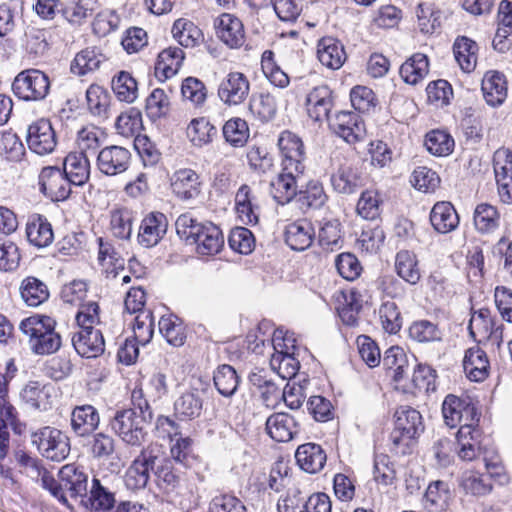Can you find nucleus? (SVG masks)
<instances>
[{
    "mask_svg": "<svg viewBox=\"0 0 512 512\" xmlns=\"http://www.w3.org/2000/svg\"><path fill=\"white\" fill-rule=\"evenodd\" d=\"M37 468L38 483L59 503L68 506L67 495L71 498L87 496L88 476L83 468L75 464H66L58 472L56 480L51 472L45 468Z\"/></svg>",
    "mask_w": 512,
    "mask_h": 512,
    "instance_id": "nucleus-1",
    "label": "nucleus"
},
{
    "mask_svg": "<svg viewBox=\"0 0 512 512\" xmlns=\"http://www.w3.org/2000/svg\"><path fill=\"white\" fill-rule=\"evenodd\" d=\"M175 225L177 234L188 244L195 245L199 255H215L224 246L221 230L211 222L200 223L185 213L177 218Z\"/></svg>",
    "mask_w": 512,
    "mask_h": 512,
    "instance_id": "nucleus-2",
    "label": "nucleus"
},
{
    "mask_svg": "<svg viewBox=\"0 0 512 512\" xmlns=\"http://www.w3.org/2000/svg\"><path fill=\"white\" fill-rule=\"evenodd\" d=\"M394 429L390 440L396 453L409 452L414 440L423 431L421 414L409 406L399 407L395 414Z\"/></svg>",
    "mask_w": 512,
    "mask_h": 512,
    "instance_id": "nucleus-3",
    "label": "nucleus"
},
{
    "mask_svg": "<svg viewBox=\"0 0 512 512\" xmlns=\"http://www.w3.org/2000/svg\"><path fill=\"white\" fill-rule=\"evenodd\" d=\"M148 417L137 409H121L116 411L110 420L112 431L127 445L140 446L147 435Z\"/></svg>",
    "mask_w": 512,
    "mask_h": 512,
    "instance_id": "nucleus-4",
    "label": "nucleus"
},
{
    "mask_svg": "<svg viewBox=\"0 0 512 512\" xmlns=\"http://www.w3.org/2000/svg\"><path fill=\"white\" fill-rule=\"evenodd\" d=\"M442 414L447 426L454 428L462 424H477L479 413L468 396L449 394L442 403Z\"/></svg>",
    "mask_w": 512,
    "mask_h": 512,
    "instance_id": "nucleus-5",
    "label": "nucleus"
},
{
    "mask_svg": "<svg viewBox=\"0 0 512 512\" xmlns=\"http://www.w3.org/2000/svg\"><path fill=\"white\" fill-rule=\"evenodd\" d=\"M34 437L39 453L48 460L60 462L70 452L68 437L56 428L44 427Z\"/></svg>",
    "mask_w": 512,
    "mask_h": 512,
    "instance_id": "nucleus-6",
    "label": "nucleus"
},
{
    "mask_svg": "<svg viewBox=\"0 0 512 512\" xmlns=\"http://www.w3.org/2000/svg\"><path fill=\"white\" fill-rule=\"evenodd\" d=\"M329 127L337 136L348 144L364 140L366 127L362 117L350 111H339L328 118Z\"/></svg>",
    "mask_w": 512,
    "mask_h": 512,
    "instance_id": "nucleus-7",
    "label": "nucleus"
},
{
    "mask_svg": "<svg viewBox=\"0 0 512 512\" xmlns=\"http://www.w3.org/2000/svg\"><path fill=\"white\" fill-rule=\"evenodd\" d=\"M38 186L40 192L52 201H64L71 194V184L63 170L57 166H46L41 169Z\"/></svg>",
    "mask_w": 512,
    "mask_h": 512,
    "instance_id": "nucleus-8",
    "label": "nucleus"
},
{
    "mask_svg": "<svg viewBox=\"0 0 512 512\" xmlns=\"http://www.w3.org/2000/svg\"><path fill=\"white\" fill-rule=\"evenodd\" d=\"M217 94L225 105L239 106L249 97L250 81L244 73L231 71L219 83Z\"/></svg>",
    "mask_w": 512,
    "mask_h": 512,
    "instance_id": "nucleus-9",
    "label": "nucleus"
},
{
    "mask_svg": "<svg viewBox=\"0 0 512 512\" xmlns=\"http://www.w3.org/2000/svg\"><path fill=\"white\" fill-rule=\"evenodd\" d=\"M172 194L179 201L191 202L197 199L202 192L200 175L191 168L175 170L169 178Z\"/></svg>",
    "mask_w": 512,
    "mask_h": 512,
    "instance_id": "nucleus-10",
    "label": "nucleus"
},
{
    "mask_svg": "<svg viewBox=\"0 0 512 512\" xmlns=\"http://www.w3.org/2000/svg\"><path fill=\"white\" fill-rule=\"evenodd\" d=\"M61 346V337L55 331V320L47 315L34 314V353L53 354Z\"/></svg>",
    "mask_w": 512,
    "mask_h": 512,
    "instance_id": "nucleus-11",
    "label": "nucleus"
},
{
    "mask_svg": "<svg viewBox=\"0 0 512 512\" xmlns=\"http://www.w3.org/2000/svg\"><path fill=\"white\" fill-rule=\"evenodd\" d=\"M282 167L288 171L303 173L305 150L302 140L290 131H283L278 139Z\"/></svg>",
    "mask_w": 512,
    "mask_h": 512,
    "instance_id": "nucleus-12",
    "label": "nucleus"
},
{
    "mask_svg": "<svg viewBox=\"0 0 512 512\" xmlns=\"http://www.w3.org/2000/svg\"><path fill=\"white\" fill-rule=\"evenodd\" d=\"M8 425L15 434L21 435L26 425L17 418L16 409L7 401L6 394L0 391V461L8 455L10 447V434Z\"/></svg>",
    "mask_w": 512,
    "mask_h": 512,
    "instance_id": "nucleus-13",
    "label": "nucleus"
},
{
    "mask_svg": "<svg viewBox=\"0 0 512 512\" xmlns=\"http://www.w3.org/2000/svg\"><path fill=\"white\" fill-rule=\"evenodd\" d=\"M216 35L230 49L241 48L246 41L244 25L233 14L223 13L214 21Z\"/></svg>",
    "mask_w": 512,
    "mask_h": 512,
    "instance_id": "nucleus-14",
    "label": "nucleus"
},
{
    "mask_svg": "<svg viewBox=\"0 0 512 512\" xmlns=\"http://www.w3.org/2000/svg\"><path fill=\"white\" fill-rule=\"evenodd\" d=\"M168 228L167 217L161 212H151L140 224L138 243L145 248L156 246L165 236Z\"/></svg>",
    "mask_w": 512,
    "mask_h": 512,
    "instance_id": "nucleus-15",
    "label": "nucleus"
},
{
    "mask_svg": "<svg viewBox=\"0 0 512 512\" xmlns=\"http://www.w3.org/2000/svg\"><path fill=\"white\" fill-rule=\"evenodd\" d=\"M131 153L121 146H107L97 157L98 169L105 175L115 176L125 172L130 164Z\"/></svg>",
    "mask_w": 512,
    "mask_h": 512,
    "instance_id": "nucleus-16",
    "label": "nucleus"
},
{
    "mask_svg": "<svg viewBox=\"0 0 512 512\" xmlns=\"http://www.w3.org/2000/svg\"><path fill=\"white\" fill-rule=\"evenodd\" d=\"M493 325L490 310L488 308H480L472 312L468 329L475 341L481 342L494 339L500 345L503 340L502 328L497 327L494 329Z\"/></svg>",
    "mask_w": 512,
    "mask_h": 512,
    "instance_id": "nucleus-17",
    "label": "nucleus"
},
{
    "mask_svg": "<svg viewBox=\"0 0 512 512\" xmlns=\"http://www.w3.org/2000/svg\"><path fill=\"white\" fill-rule=\"evenodd\" d=\"M156 457L147 450L137 456L125 473L124 482L128 489L139 490L144 488L150 477Z\"/></svg>",
    "mask_w": 512,
    "mask_h": 512,
    "instance_id": "nucleus-18",
    "label": "nucleus"
},
{
    "mask_svg": "<svg viewBox=\"0 0 512 512\" xmlns=\"http://www.w3.org/2000/svg\"><path fill=\"white\" fill-rule=\"evenodd\" d=\"M76 352L86 358H96L104 352L105 342L101 329H80L72 336Z\"/></svg>",
    "mask_w": 512,
    "mask_h": 512,
    "instance_id": "nucleus-19",
    "label": "nucleus"
},
{
    "mask_svg": "<svg viewBox=\"0 0 512 512\" xmlns=\"http://www.w3.org/2000/svg\"><path fill=\"white\" fill-rule=\"evenodd\" d=\"M337 168L331 175V184L335 191L342 194H351L360 186V176L354 165L347 161H340L339 157L332 158Z\"/></svg>",
    "mask_w": 512,
    "mask_h": 512,
    "instance_id": "nucleus-20",
    "label": "nucleus"
},
{
    "mask_svg": "<svg viewBox=\"0 0 512 512\" xmlns=\"http://www.w3.org/2000/svg\"><path fill=\"white\" fill-rule=\"evenodd\" d=\"M481 430L477 424H462L457 432V454L461 460L472 461L480 450Z\"/></svg>",
    "mask_w": 512,
    "mask_h": 512,
    "instance_id": "nucleus-21",
    "label": "nucleus"
},
{
    "mask_svg": "<svg viewBox=\"0 0 512 512\" xmlns=\"http://www.w3.org/2000/svg\"><path fill=\"white\" fill-rule=\"evenodd\" d=\"M317 58L328 69L338 70L346 61V52L338 39L323 37L317 44Z\"/></svg>",
    "mask_w": 512,
    "mask_h": 512,
    "instance_id": "nucleus-22",
    "label": "nucleus"
},
{
    "mask_svg": "<svg viewBox=\"0 0 512 512\" xmlns=\"http://www.w3.org/2000/svg\"><path fill=\"white\" fill-rule=\"evenodd\" d=\"M62 170L71 185H84L90 178V162L87 154L69 153L64 159Z\"/></svg>",
    "mask_w": 512,
    "mask_h": 512,
    "instance_id": "nucleus-23",
    "label": "nucleus"
},
{
    "mask_svg": "<svg viewBox=\"0 0 512 512\" xmlns=\"http://www.w3.org/2000/svg\"><path fill=\"white\" fill-rule=\"evenodd\" d=\"M332 108V92L326 86L313 88L306 97V110L309 117L321 121L328 117Z\"/></svg>",
    "mask_w": 512,
    "mask_h": 512,
    "instance_id": "nucleus-24",
    "label": "nucleus"
},
{
    "mask_svg": "<svg viewBox=\"0 0 512 512\" xmlns=\"http://www.w3.org/2000/svg\"><path fill=\"white\" fill-rule=\"evenodd\" d=\"M302 174L282 167V172L271 181V194L279 204L289 203L297 195V182Z\"/></svg>",
    "mask_w": 512,
    "mask_h": 512,
    "instance_id": "nucleus-25",
    "label": "nucleus"
},
{
    "mask_svg": "<svg viewBox=\"0 0 512 512\" xmlns=\"http://www.w3.org/2000/svg\"><path fill=\"white\" fill-rule=\"evenodd\" d=\"M295 459L302 470L314 474L322 470L326 463L327 456L320 445L306 443L297 448Z\"/></svg>",
    "mask_w": 512,
    "mask_h": 512,
    "instance_id": "nucleus-26",
    "label": "nucleus"
},
{
    "mask_svg": "<svg viewBox=\"0 0 512 512\" xmlns=\"http://www.w3.org/2000/svg\"><path fill=\"white\" fill-rule=\"evenodd\" d=\"M315 238L314 227L307 220H298L286 227L285 240L291 249L303 251L311 246Z\"/></svg>",
    "mask_w": 512,
    "mask_h": 512,
    "instance_id": "nucleus-27",
    "label": "nucleus"
},
{
    "mask_svg": "<svg viewBox=\"0 0 512 512\" xmlns=\"http://www.w3.org/2000/svg\"><path fill=\"white\" fill-rule=\"evenodd\" d=\"M478 51V44L466 36H458L453 43L455 60L465 73H471L475 70Z\"/></svg>",
    "mask_w": 512,
    "mask_h": 512,
    "instance_id": "nucleus-28",
    "label": "nucleus"
},
{
    "mask_svg": "<svg viewBox=\"0 0 512 512\" xmlns=\"http://www.w3.org/2000/svg\"><path fill=\"white\" fill-rule=\"evenodd\" d=\"M269 436L277 442H288L297 433L296 421L287 413H275L266 421Z\"/></svg>",
    "mask_w": 512,
    "mask_h": 512,
    "instance_id": "nucleus-29",
    "label": "nucleus"
},
{
    "mask_svg": "<svg viewBox=\"0 0 512 512\" xmlns=\"http://www.w3.org/2000/svg\"><path fill=\"white\" fill-rule=\"evenodd\" d=\"M481 90L488 105H501L507 97V86L504 76L496 71L487 72L482 80Z\"/></svg>",
    "mask_w": 512,
    "mask_h": 512,
    "instance_id": "nucleus-30",
    "label": "nucleus"
},
{
    "mask_svg": "<svg viewBox=\"0 0 512 512\" xmlns=\"http://www.w3.org/2000/svg\"><path fill=\"white\" fill-rule=\"evenodd\" d=\"M433 228L442 234L449 233L459 224L458 214L450 202H437L430 212Z\"/></svg>",
    "mask_w": 512,
    "mask_h": 512,
    "instance_id": "nucleus-31",
    "label": "nucleus"
},
{
    "mask_svg": "<svg viewBox=\"0 0 512 512\" xmlns=\"http://www.w3.org/2000/svg\"><path fill=\"white\" fill-rule=\"evenodd\" d=\"M100 417L92 405L77 406L71 413V427L78 436H86L95 431Z\"/></svg>",
    "mask_w": 512,
    "mask_h": 512,
    "instance_id": "nucleus-32",
    "label": "nucleus"
},
{
    "mask_svg": "<svg viewBox=\"0 0 512 512\" xmlns=\"http://www.w3.org/2000/svg\"><path fill=\"white\" fill-rule=\"evenodd\" d=\"M463 368L467 377L475 382L483 381L488 376L489 361L485 351L472 347L465 353Z\"/></svg>",
    "mask_w": 512,
    "mask_h": 512,
    "instance_id": "nucleus-33",
    "label": "nucleus"
},
{
    "mask_svg": "<svg viewBox=\"0 0 512 512\" xmlns=\"http://www.w3.org/2000/svg\"><path fill=\"white\" fill-rule=\"evenodd\" d=\"M184 58L183 50L178 47H168L161 51L155 65L157 77L166 80L176 75Z\"/></svg>",
    "mask_w": 512,
    "mask_h": 512,
    "instance_id": "nucleus-34",
    "label": "nucleus"
},
{
    "mask_svg": "<svg viewBox=\"0 0 512 512\" xmlns=\"http://www.w3.org/2000/svg\"><path fill=\"white\" fill-rule=\"evenodd\" d=\"M106 60V56L100 49L87 47L75 55L71 62L70 70L75 75L84 76L97 70Z\"/></svg>",
    "mask_w": 512,
    "mask_h": 512,
    "instance_id": "nucleus-35",
    "label": "nucleus"
},
{
    "mask_svg": "<svg viewBox=\"0 0 512 512\" xmlns=\"http://www.w3.org/2000/svg\"><path fill=\"white\" fill-rule=\"evenodd\" d=\"M235 209L243 224L256 225L258 223V207L248 185H242L238 189L235 195Z\"/></svg>",
    "mask_w": 512,
    "mask_h": 512,
    "instance_id": "nucleus-36",
    "label": "nucleus"
},
{
    "mask_svg": "<svg viewBox=\"0 0 512 512\" xmlns=\"http://www.w3.org/2000/svg\"><path fill=\"white\" fill-rule=\"evenodd\" d=\"M383 365L391 373V377L397 386L407 378L410 370L407 356L399 346H392L386 350Z\"/></svg>",
    "mask_w": 512,
    "mask_h": 512,
    "instance_id": "nucleus-37",
    "label": "nucleus"
},
{
    "mask_svg": "<svg viewBox=\"0 0 512 512\" xmlns=\"http://www.w3.org/2000/svg\"><path fill=\"white\" fill-rule=\"evenodd\" d=\"M429 72V62L425 54L415 53L400 67V76L410 85H417L423 81Z\"/></svg>",
    "mask_w": 512,
    "mask_h": 512,
    "instance_id": "nucleus-38",
    "label": "nucleus"
},
{
    "mask_svg": "<svg viewBox=\"0 0 512 512\" xmlns=\"http://www.w3.org/2000/svg\"><path fill=\"white\" fill-rule=\"evenodd\" d=\"M451 501V491L447 483L435 481L425 493L423 505L428 512H444Z\"/></svg>",
    "mask_w": 512,
    "mask_h": 512,
    "instance_id": "nucleus-39",
    "label": "nucleus"
},
{
    "mask_svg": "<svg viewBox=\"0 0 512 512\" xmlns=\"http://www.w3.org/2000/svg\"><path fill=\"white\" fill-rule=\"evenodd\" d=\"M395 269L397 275L411 285L417 284L421 278L419 262L412 251L401 250L396 254Z\"/></svg>",
    "mask_w": 512,
    "mask_h": 512,
    "instance_id": "nucleus-40",
    "label": "nucleus"
},
{
    "mask_svg": "<svg viewBox=\"0 0 512 512\" xmlns=\"http://www.w3.org/2000/svg\"><path fill=\"white\" fill-rule=\"evenodd\" d=\"M111 87L116 98L121 102L131 104L138 98V83L127 71H120L114 75Z\"/></svg>",
    "mask_w": 512,
    "mask_h": 512,
    "instance_id": "nucleus-41",
    "label": "nucleus"
},
{
    "mask_svg": "<svg viewBox=\"0 0 512 512\" xmlns=\"http://www.w3.org/2000/svg\"><path fill=\"white\" fill-rule=\"evenodd\" d=\"M56 135L48 119H40L34 124V153L49 154L56 147Z\"/></svg>",
    "mask_w": 512,
    "mask_h": 512,
    "instance_id": "nucleus-42",
    "label": "nucleus"
},
{
    "mask_svg": "<svg viewBox=\"0 0 512 512\" xmlns=\"http://www.w3.org/2000/svg\"><path fill=\"white\" fill-rule=\"evenodd\" d=\"M159 332L167 343L172 346H182L186 340V329L180 318L176 315H163L159 320Z\"/></svg>",
    "mask_w": 512,
    "mask_h": 512,
    "instance_id": "nucleus-43",
    "label": "nucleus"
},
{
    "mask_svg": "<svg viewBox=\"0 0 512 512\" xmlns=\"http://www.w3.org/2000/svg\"><path fill=\"white\" fill-rule=\"evenodd\" d=\"M203 400L198 391H189L180 395L174 403L176 416L183 420H192L201 415Z\"/></svg>",
    "mask_w": 512,
    "mask_h": 512,
    "instance_id": "nucleus-44",
    "label": "nucleus"
},
{
    "mask_svg": "<svg viewBox=\"0 0 512 512\" xmlns=\"http://www.w3.org/2000/svg\"><path fill=\"white\" fill-rule=\"evenodd\" d=\"M473 221L478 232L491 233L499 227L500 214L496 207L482 203L476 206Z\"/></svg>",
    "mask_w": 512,
    "mask_h": 512,
    "instance_id": "nucleus-45",
    "label": "nucleus"
},
{
    "mask_svg": "<svg viewBox=\"0 0 512 512\" xmlns=\"http://www.w3.org/2000/svg\"><path fill=\"white\" fill-rule=\"evenodd\" d=\"M187 135L194 146L202 147L213 141L217 135V129L208 119L200 117L190 122Z\"/></svg>",
    "mask_w": 512,
    "mask_h": 512,
    "instance_id": "nucleus-46",
    "label": "nucleus"
},
{
    "mask_svg": "<svg viewBox=\"0 0 512 512\" xmlns=\"http://www.w3.org/2000/svg\"><path fill=\"white\" fill-rule=\"evenodd\" d=\"M114 504V494L102 486L100 480L94 478L85 502L86 507L94 511H108L113 508Z\"/></svg>",
    "mask_w": 512,
    "mask_h": 512,
    "instance_id": "nucleus-47",
    "label": "nucleus"
},
{
    "mask_svg": "<svg viewBox=\"0 0 512 512\" xmlns=\"http://www.w3.org/2000/svg\"><path fill=\"white\" fill-rule=\"evenodd\" d=\"M214 385L224 397H231L239 385V376L236 370L227 364L221 365L214 373Z\"/></svg>",
    "mask_w": 512,
    "mask_h": 512,
    "instance_id": "nucleus-48",
    "label": "nucleus"
},
{
    "mask_svg": "<svg viewBox=\"0 0 512 512\" xmlns=\"http://www.w3.org/2000/svg\"><path fill=\"white\" fill-rule=\"evenodd\" d=\"M222 132L226 142L233 147H243L249 139L248 124L239 117L226 121Z\"/></svg>",
    "mask_w": 512,
    "mask_h": 512,
    "instance_id": "nucleus-49",
    "label": "nucleus"
},
{
    "mask_svg": "<svg viewBox=\"0 0 512 512\" xmlns=\"http://www.w3.org/2000/svg\"><path fill=\"white\" fill-rule=\"evenodd\" d=\"M172 34L183 47H194L202 36L200 29L193 22L183 18L174 22Z\"/></svg>",
    "mask_w": 512,
    "mask_h": 512,
    "instance_id": "nucleus-50",
    "label": "nucleus"
},
{
    "mask_svg": "<svg viewBox=\"0 0 512 512\" xmlns=\"http://www.w3.org/2000/svg\"><path fill=\"white\" fill-rule=\"evenodd\" d=\"M87 107L91 114L98 117H105L110 104L108 91L97 84H92L86 91Z\"/></svg>",
    "mask_w": 512,
    "mask_h": 512,
    "instance_id": "nucleus-51",
    "label": "nucleus"
},
{
    "mask_svg": "<svg viewBox=\"0 0 512 512\" xmlns=\"http://www.w3.org/2000/svg\"><path fill=\"white\" fill-rule=\"evenodd\" d=\"M133 214L128 208H114L110 212V230L119 239H129L132 234Z\"/></svg>",
    "mask_w": 512,
    "mask_h": 512,
    "instance_id": "nucleus-52",
    "label": "nucleus"
},
{
    "mask_svg": "<svg viewBox=\"0 0 512 512\" xmlns=\"http://www.w3.org/2000/svg\"><path fill=\"white\" fill-rule=\"evenodd\" d=\"M250 111L261 121H269L277 113L276 97L268 92L255 95L250 100Z\"/></svg>",
    "mask_w": 512,
    "mask_h": 512,
    "instance_id": "nucleus-53",
    "label": "nucleus"
},
{
    "mask_svg": "<svg viewBox=\"0 0 512 512\" xmlns=\"http://www.w3.org/2000/svg\"><path fill=\"white\" fill-rule=\"evenodd\" d=\"M98 242V260L107 274V277L116 278L119 271L124 270L123 260L116 257L114 249L109 242H105L102 238H99Z\"/></svg>",
    "mask_w": 512,
    "mask_h": 512,
    "instance_id": "nucleus-54",
    "label": "nucleus"
},
{
    "mask_svg": "<svg viewBox=\"0 0 512 512\" xmlns=\"http://www.w3.org/2000/svg\"><path fill=\"white\" fill-rule=\"evenodd\" d=\"M134 340L142 346L147 345L154 334V318L151 311H141L132 323Z\"/></svg>",
    "mask_w": 512,
    "mask_h": 512,
    "instance_id": "nucleus-55",
    "label": "nucleus"
},
{
    "mask_svg": "<svg viewBox=\"0 0 512 512\" xmlns=\"http://www.w3.org/2000/svg\"><path fill=\"white\" fill-rule=\"evenodd\" d=\"M261 68L265 77L276 87L285 88L290 80L288 75L275 63L274 53L265 50L261 57Z\"/></svg>",
    "mask_w": 512,
    "mask_h": 512,
    "instance_id": "nucleus-56",
    "label": "nucleus"
},
{
    "mask_svg": "<svg viewBox=\"0 0 512 512\" xmlns=\"http://www.w3.org/2000/svg\"><path fill=\"white\" fill-rule=\"evenodd\" d=\"M142 115L136 108H129L116 120L117 132L124 137H133L142 129Z\"/></svg>",
    "mask_w": 512,
    "mask_h": 512,
    "instance_id": "nucleus-57",
    "label": "nucleus"
},
{
    "mask_svg": "<svg viewBox=\"0 0 512 512\" xmlns=\"http://www.w3.org/2000/svg\"><path fill=\"white\" fill-rule=\"evenodd\" d=\"M425 146L435 156H447L453 151L454 140L444 131L433 130L426 135Z\"/></svg>",
    "mask_w": 512,
    "mask_h": 512,
    "instance_id": "nucleus-58",
    "label": "nucleus"
},
{
    "mask_svg": "<svg viewBox=\"0 0 512 512\" xmlns=\"http://www.w3.org/2000/svg\"><path fill=\"white\" fill-rule=\"evenodd\" d=\"M409 336L419 343L440 341L442 332L436 324L428 320L415 321L409 327Z\"/></svg>",
    "mask_w": 512,
    "mask_h": 512,
    "instance_id": "nucleus-59",
    "label": "nucleus"
},
{
    "mask_svg": "<svg viewBox=\"0 0 512 512\" xmlns=\"http://www.w3.org/2000/svg\"><path fill=\"white\" fill-rule=\"evenodd\" d=\"M374 480L383 486L392 485L396 479L394 463L386 454H376L373 466Z\"/></svg>",
    "mask_w": 512,
    "mask_h": 512,
    "instance_id": "nucleus-60",
    "label": "nucleus"
},
{
    "mask_svg": "<svg viewBox=\"0 0 512 512\" xmlns=\"http://www.w3.org/2000/svg\"><path fill=\"white\" fill-rule=\"evenodd\" d=\"M169 97L163 89H154L146 99V113L151 120L165 116L169 111Z\"/></svg>",
    "mask_w": 512,
    "mask_h": 512,
    "instance_id": "nucleus-61",
    "label": "nucleus"
},
{
    "mask_svg": "<svg viewBox=\"0 0 512 512\" xmlns=\"http://www.w3.org/2000/svg\"><path fill=\"white\" fill-rule=\"evenodd\" d=\"M379 318L387 333L396 334L401 329L402 318L395 302H384L379 308Z\"/></svg>",
    "mask_w": 512,
    "mask_h": 512,
    "instance_id": "nucleus-62",
    "label": "nucleus"
},
{
    "mask_svg": "<svg viewBox=\"0 0 512 512\" xmlns=\"http://www.w3.org/2000/svg\"><path fill=\"white\" fill-rule=\"evenodd\" d=\"M181 93L184 100L196 107L202 106L207 99V89L202 81L188 77L182 82Z\"/></svg>",
    "mask_w": 512,
    "mask_h": 512,
    "instance_id": "nucleus-63",
    "label": "nucleus"
},
{
    "mask_svg": "<svg viewBox=\"0 0 512 512\" xmlns=\"http://www.w3.org/2000/svg\"><path fill=\"white\" fill-rule=\"evenodd\" d=\"M411 183L419 191L433 192L440 185V178L432 169L420 166L413 171Z\"/></svg>",
    "mask_w": 512,
    "mask_h": 512,
    "instance_id": "nucleus-64",
    "label": "nucleus"
}]
</instances>
